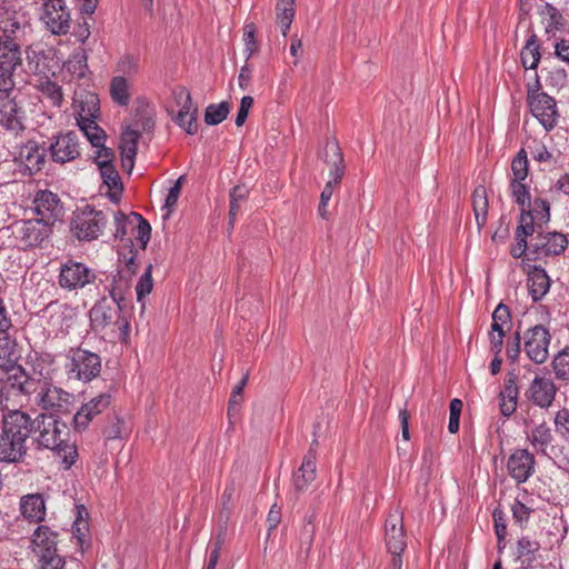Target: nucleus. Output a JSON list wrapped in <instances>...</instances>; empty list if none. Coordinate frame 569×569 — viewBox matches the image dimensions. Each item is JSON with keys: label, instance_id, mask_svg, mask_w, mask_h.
<instances>
[{"label": "nucleus", "instance_id": "obj_1", "mask_svg": "<svg viewBox=\"0 0 569 569\" xmlns=\"http://www.w3.org/2000/svg\"><path fill=\"white\" fill-rule=\"evenodd\" d=\"M12 387L20 393L28 396L38 408L50 413L66 412L73 402V395L56 386L49 379L29 377L23 368L19 375H13Z\"/></svg>", "mask_w": 569, "mask_h": 569}, {"label": "nucleus", "instance_id": "obj_2", "mask_svg": "<svg viewBox=\"0 0 569 569\" xmlns=\"http://www.w3.org/2000/svg\"><path fill=\"white\" fill-rule=\"evenodd\" d=\"M33 432V421L21 410H10L2 415L0 432V462L16 463L27 455V441Z\"/></svg>", "mask_w": 569, "mask_h": 569}, {"label": "nucleus", "instance_id": "obj_3", "mask_svg": "<svg viewBox=\"0 0 569 569\" xmlns=\"http://www.w3.org/2000/svg\"><path fill=\"white\" fill-rule=\"evenodd\" d=\"M112 302L107 298L97 301L89 311L91 328L102 333L111 342H126L129 337L130 325L121 313L120 300L114 292L110 291Z\"/></svg>", "mask_w": 569, "mask_h": 569}, {"label": "nucleus", "instance_id": "obj_4", "mask_svg": "<svg viewBox=\"0 0 569 569\" xmlns=\"http://www.w3.org/2000/svg\"><path fill=\"white\" fill-rule=\"evenodd\" d=\"M32 421L33 432H37L34 440L38 446L56 451L64 468L69 469L76 462L78 451L74 445L64 440L68 435L66 423L46 415H39Z\"/></svg>", "mask_w": 569, "mask_h": 569}, {"label": "nucleus", "instance_id": "obj_5", "mask_svg": "<svg viewBox=\"0 0 569 569\" xmlns=\"http://www.w3.org/2000/svg\"><path fill=\"white\" fill-rule=\"evenodd\" d=\"M550 220V204L547 200L537 198L533 200L532 209L520 214L519 224L516 229V244L510 248V254L518 259L529 254L531 237L539 227L546 226Z\"/></svg>", "mask_w": 569, "mask_h": 569}, {"label": "nucleus", "instance_id": "obj_6", "mask_svg": "<svg viewBox=\"0 0 569 569\" xmlns=\"http://www.w3.org/2000/svg\"><path fill=\"white\" fill-rule=\"evenodd\" d=\"M64 366L69 379L89 382L101 371L100 356L86 349H72L67 356Z\"/></svg>", "mask_w": 569, "mask_h": 569}, {"label": "nucleus", "instance_id": "obj_7", "mask_svg": "<svg viewBox=\"0 0 569 569\" xmlns=\"http://www.w3.org/2000/svg\"><path fill=\"white\" fill-rule=\"evenodd\" d=\"M40 21L54 36H64L71 27V13L64 0H42Z\"/></svg>", "mask_w": 569, "mask_h": 569}, {"label": "nucleus", "instance_id": "obj_8", "mask_svg": "<svg viewBox=\"0 0 569 569\" xmlns=\"http://www.w3.org/2000/svg\"><path fill=\"white\" fill-rule=\"evenodd\" d=\"M94 270L82 262L69 259L61 263L58 276L60 288L68 291H78L94 282Z\"/></svg>", "mask_w": 569, "mask_h": 569}, {"label": "nucleus", "instance_id": "obj_9", "mask_svg": "<svg viewBox=\"0 0 569 569\" xmlns=\"http://www.w3.org/2000/svg\"><path fill=\"white\" fill-rule=\"evenodd\" d=\"M107 224V214L102 210H94L90 206L79 211L72 220V230L80 240L97 239Z\"/></svg>", "mask_w": 569, "mask_h": 569}, {"label": "nucleus", "instance_id": "obj_10", "mask_svg": "<svg viewBox=\"0 0 569 569\" xmlns=\"http://www.w3.org/2000/svg\"><path fill=\"white\" fill-rule=\"evenodd\" d=\"M543 227H539L530 239L529 254H532L535 260L558 256L568 246V239L565 234L560 232H545Z\"/></svg>", "mask_w": 569, "mask_h": 569}, {"label": "nucleus", "instance_id": "obj_11", "mask_svg": "<svg viewBox=\"0 0 569 569\" xmlns=\"http://www.w3.org/2000/svg\"><path fill=\"white\" fill-rule=\"evenodd\" d=\"M523 349L527 357L535 363H545L549 357L551 335L542 325H536L523 332Z\"/></svg>", "mask_w": 569, "mask_h": 569}, {"label": "nucleus", "instance_id": "obj_12", "mask_svg": "<svg viewBox=\"0 0 569 569\" xmlns=\"http://www.w3.org/2000/svg\"><path fill=\"white\" fill-rule=\"evenodd\" d=\"M528 104L531 114L547 130H552L559 119V112L556 100L546 92H528Z\"/></svg>", "mask_w": 569, "mask_h": 569}, {"label": "nucleus", "instance_id": "obj_13", "mask_svg": "<svg viewBox=\"0 0 569 569\" xmlns=\"http://www.w3.org/2000/svg\"><path fill=\"white\" fill-rule=\"evenodd\" d=\"M385 543L391 559L401 558L407 547V536L403 529V517L398 509L390 511L386 519Z\"/></svg>", "mask_w": 569, "mask_h": 569}, {"label": "nucleus", "instance_id": "obj_14", "mask_svg": "<svg viewBox=\"0 0 569 569\" xmlns=\"http://www.w3.org/2000/svg\"><path fill=\"white\" fill-rule=\"evenodd\" d=\"M176 106L179 108L176 122L188 134H194L198 131V108L192 103L190 92L184 87H177L172 91Z\"/></svg>", "mask_w": 569, "mask_h": 569}, {"label": "nucleus", "instance_id": "obj_15", "mask_svg": "<svg viewBox=\"0 0 569 569\" xmlns=\"http://www.w3.org/2000/svg\"><path fill=\"white\" fill-rule=\"evenodd\" d=\"M49 328L56 336H66L77 318V308L60 302H50L43 310Z\"/></svg>", "mask_w": 569, "mask_h": 569}, {"label": "nucleus", "instance_id": "obj_16", "mask_svg": "<svg viewBox=\"0 0 569 569\" xmlns=\"http://www.w3.org/2000/svg\"><path fill=\"white\" fill-rule=\"evenodd\" d=\"M112 151L109 148L97 150L96 162L100 170L103 184L108 187L109 198L113 202L120 200L123 186L120 176L111 162Z\"/></svg>", "mask_w": 569, "mask_h": 569}, {"label": "nucleus", "instance_id": "obj_17", "mask_svg": "<svg viewBox=\"0 0 569 569\" xmlns=\"http://www.w3.org/2000/svg\"><path fill=\"white\" fill-rule=\"evenodd\" d=\"M111 405V395L100 393L89 401L82 403L73 416V428L76 431H84L96 417L101 415Z\"/></svg>", "mask_w": 569, "mask_h": 569}, {"label": "nucleus", "instance_id": "obj_18", "mask_svg": "<svg viewBox=\"0 0 569 569\" xmlns=\"http://www.w3.org/2000/svg\"><path fill=\"white\" fill-rule=\"evenodd\" d=\"M557 387L551 379L536 376L526 390V397L540 408H549L556 397Z\"/></svg>", "mask_w": 569, "mask_h": 569}, {"label": "nucleus", "instance_id": "obj_19", "mask_svg": "<svg viewBox=\"0 0 569 569\" xmlns=\"http://www.w3.org/2000/svg\"><path fill=\"white\" fill-rule=\"evenodd\" d=\"M28 19L21 11L9 8L0 11V38L1 40H14L24 32Z\"/></svg>", "mask_w": 569, "mask_h": 569}, {"label": "nucleus", "instance_id": "obj_20", "mask_svg": "<svg viewBox=\"0 0 569 569\" xmlns=\"http://www.w3.org/2000/svg\"><path fill=\"white\" fill-rule=\"evenodd\" d=\"M49 150L53 161L66 163L74 160L80 156L79 142L77 134L68 132L56 138V141L50 143Z\"/></svg>", "mask_w": 569, "mask_h": 569}, {"label": "nucleus", "instance_id": "obj_21", "mask_svg": "<svg viewBox=\"0 0 569 569\" xmlns=\"http://www.w3.org/2000/svg\"><path fill=\"white\" fill-rule=\"evenodd\" d=\"M507 468L509 475L518 483H522L533 473L535 458L528 450L517 449L509 457Z\"/></svg>", "mask_w": 569, "mask_h": 569}, {"label": "nucleus", "instance_id": "obj_22", "mask_svg": "<svg viewBox=\"0 0 569 569\" xmlns=\"http://www.w3.org/2000/svg\"><path fill=\"white\" fill-rule=\"evenodd\" d=\"M17 159L29 174L39 172L46 162V150L36 141H28L19 148Z\"/></svg>", "mask_w": 569, "mask_h": 569}, {"label": "nucleus", "instance_id": "obj_23", "mask_svg": "<svg viewBox=\"0 0 569 569\" xmlns=\"http://www.w3.org/2000/svg\"><path fill=\"white\" fill-rule=\"evenodd\" d=\"M34 210L40 220L52 224L61 214L62 208L57 194L48 190H41L34 198Z\"/></svg>", "mask_w": 569, "mask_h": 569}, {"label": "nucleus", "instance_id": "obj_24", "mask_svg": "<svg viewBox=\"0 0 569 569\" xmlns=\"http://www.w3.org/2000/svg\"><path fill=\"white\" fill-rule=\"evenodd\" d=\"M24 111L14 99L3 102L0 107V126L8 131L18 133L24 129Z\"/></svg>", "mask_w": 569, "mask_h": 569}, {"label": "nucleus", "instance_id": "obj_25", "mask_svg": "<svg viewBox=\"0 0 569 569\" xmlns=\"http://www.w3.org/2000/svg\"><path fill=\"white\" fill-rule=\"evenodd\" d=\"M73 107L78 112V120H97L100 113V101L94 92H74Z\"/></svg>", "mask_w": 569, "mask_h": 569}, {"label": "nucleus", "instance_id": "obj_26", "mask_svg": "<svg viewBox=\"0 0 569 569\" xmlns=\"http://www.w3.org/2000/svg\"><path fill=\"white\" fill-rule=\"evenodd\" d=\"M19 359L20 353L14 336L0 335V368L4 371L17 370L14 375H19V368H22L18 366Z\"/></svg>", "mask_w": 569, "mask_h": 569}, {"label": "nucleus", "instance_id": "obj_27", "mask_svg": "<svg viewBox=\"0 0 569 569\" xmlns=\"http://www.w3.org/2000/svg\"><path fill=\"white\" fill-rule=\"evenodd\" d=\"M56 545V533L49 527L39 526L33 532L31 540L32 551L39 558L57 555Z\"/></svg>", "mask_w": 569, "mask_h": 569}, {"label": "nucleus", "instance_id": "obj_28", "mask_svg": "<svg viewBox=\"0 0 569 569\" xmlns=\"http://www.w3.org/2000/svg\"><path fill=\"white\" fill-rule=\"evenodd\" d=\"M51 223L40 219L28 220L22 227V242L27 247L40 246L50 234Z\"/></svg>", "mask_w": 569, "mask_h": 569}, {"label": "nucleus", "instance_id": "obj_29", "mask_svg": "<svg viewBox=\"0 0 569 569\" xmlns=\"http://www.w3.org/2000/svg\"><path fill=\"white\" fill-rule=\"evenodd\" d=\"M316 478V457L309 452L301 467L293 473L292 486L296 498L303 492Z\"/></svg>", "mask_w": 569, "mask_h": 569}, {"label": "nucleus", "instance_id": "obj_30", "mask_svg": "<svg viewBox=\"0 0 569 569\" xmlns=\"http://www.w3.org/2000/svg\"><path fill=\"white\" fill-rule=\"evenodd\" d=\"M325 159L330 163V179L328 182L338 186L345 173L343 157L336 141L327 142L325 147Z\"/></svg>", "mask_w": 569, "mask_h": 569}, {"label": "nucleus", "instance_id": "obj_31", "mask_svg": "<svg viewBox=\"0 0 569 569\" xmlns=\"http://www.w3.org/2000/svg\"><path fill=\"white\" fill-rule=\"evenodd\" d=\"M540 543L528 536H523L517 541V559L521 562L523 569L533 568V562L538 560Z\"/></svg>", "mask_w": 569, "mask_h": 569}, {"label": "nucleus", "instance_id": "obj_32", "mask_svg": "<svg viewBox=\"0 0 569 569\" xmlns=\"http://www.w3.org/2000/svg\"><path fill=\"white\" fill-rule=\"evenodd\" d=\"M140 138V132L127 128L121 134L120 153L121 161L124 168L131 170L133 168L134 158L137 154V144Z\"/></svg>", "mask_w": 569, "mask_h": 569}, {"label": "nucleus", "instance_id": "obj_33", "mask_svg": "<svg viewBox=\"0 0 569 569\" xmlns=\"http://www.w3.org/2000/svg\"><path fill=\"white\" fill-rule=\"evenodd\" d=\"M550 288V279L545 269L533 267L528 273V290L533 301L542 299Z\"/></svg>", "mask_w": 569, "mask_h": 569}, {"label": "nucleus", "instance_id": "obj_34", "mask_svg": "<svg viewBox=\"0 0 569 569\" xmlns=\"http://www.w3.org/2000/svg\"><path fill=\"white\" fill-rule=\"evenodd\" d=\"M20 510L22 516L30 520L40 522L46 516L44 499L40 493L27 495L21 498Z\"/></svg>", "mask_w": 569, "mask_h": 569}, {"label": "nucleus", "instance_id": "obj_35", "mask_svg": "<svg viewBox=\"0 0 569 569\" xmlns=\"http://www.w3.org/2000/svg\"><path fill=\"white\" fill-rule=\"evenodd\" d=\"M519 390L516 383V376L508 375L505 381V388L500 392V410L505 417L511 416L517 409Z\"/></svg>", "mask_w": 569, "mask_h": 569}, {"label": "nucleus", "instance_id": "obj_36", "mask_svg": "<svg viewBox=\"0 0 569 569\" xmlns=\"http://www.w3.org/2000/svg\"><path fill=\"white\" fill-rule=\"evenodd\" d=\"M64 68L73 77L78 79L84 78L89 70L87 50L82 47L74 49L66 61Z\"/></svg>", "mask_w": 569, "mask_h": 569}, {"label": "nucleus", "instance_id": "obj_37", "mask_svg": "<svg viewBox=\"0 0 569 569\" xmlns=\"http://www.w3.org/2000/svg\"><path fill=\"white\" fill-rule=\"evenodd\" d=\"M521 63L526 69H536L541 58L540 44L535 33H531L520 53Z\"/></svg>", "mask_w": 569, "mask_h": 569}, {"label": "nucleus", "instance_id": "obj_38", "mask_svg": "<svg viewBox=\"0 0 569 569\" xmlns=\"http://www.w3.org/2000/svg\"><path fill=\"white\" fill-rule=\"evenodd\" d=\"M87 516V510L82 506L79 507L77 518L72 525V535L82 550L89 547V522L86 518Z\"/></svg>", "mask_w": 569, "mask_h": 569}, {"label": "nucleus", "instance_id": "obj_39", "mask_svg": "<svg viewBox=\"0 0 569 569\" xmlns=\"http://www.w3.org/2000/svg\"><path fill=\"white\" fill-rule=\"evenodd\" d=\"M527 439L537 452L546 453L547 448L552 441L551 429L547 426V423H540L531 430V432L527 436Z\"/></svg>", "mask_w": 569, "mask_h": 569}, {"label": "nucleus", "instance_id": "obj_40", "mask_svg": "<svg viewBox=\"0 0 569 569\" xmlns=\"http://www.w3.org/2000/svg\"><path fill=\"white\" fill-rule=\"evenodd\" d=\"M472 207L477 224L479 228H481L487 221L488 213L487 190L483 186H478L475 188L472 193Z\"/></svg>", "mask_w": 569, "mask_h": 569}, {"label": "nucleus", "instance_id": "obj_41", "mask_svg": "<svg viewBox=\"0 0 569 569\" xmlns=\"http://www.w3.org/2000/svg\"><path fill=\"white\" fill-rule=\"evenodd\" d=\"M77 122L80 127V130L84 133L93 147L98 148V150L106 148L103 144L106 134L103 130L97 124L96 120H78Z\"/></svg>", "mask_w": 569, "mask_h": 569}, {"label": "nucleus", "instance_id": "obj_42", "mask_svg": "<svg viewBox=\"0 0 569 569\" xmlns=\"http://www.w3.org/2000/svg\"><path fill=\"white\" fill-rule=\"evenodd\" d=\"M38 89L43 99H46L52 107H61L63 102V92L62 88L57 82L47 79L38 84Z\"/></svg>", "mask_w": 569, "mask_h": 569}, {"label": "nucleus", "instance_id": "obj_43", "mask_svg": "<svg viewBox=\"0 0 569 569\" xmlns=\"http://www.w3.org/2000/svg\"><path fill=\"white\" fill-rule=\"evenodd\" d=\"M110 96L113 102L119 106H128L129 103V82L122 76H117L110 82Z\"/></svg>", "mask_w": 569, "mask_h": 569}, {"label": "nucleus", "instance_id": "obj_44", "mask_svg": "<svg viewBox=\"0 0 569 569\" xmlns=\"http://www.w3.org/2000/svg\"><path fill=\"white\" fill-rule=\"evenodd\" d=\"M510 190L515 202L521 208V213L532 209L533 203H530L529 190L523 181L510 180Z\"/></svg>", "mask_w": 569, "mask_h": 569}, {"label": "nucleus", "instance_id": "obj_45", "mask_svg": "<svg viewBox=\"0 0 569 569\" xmlns=\"http://www.w3.org/2000/svg\"><path fill=\"white\" fill-rule=\"evenodd\" d=\"M229 104L222 101L217 104H209L204 112V122L209 126H217L221 123L229 114Z\"/></svg>", "mask_w": 569, "mask_h": 569}, {"label": "nucleus", "instance_id": "obj_46", "mask_svg": "<svg viewBox=\"0 0 569 569\" xmlns=\"http://www.w3.org/2000/svg\"><path fill=\"white\" fill-rule=\"evenodd\" d=\"M249 190L246 186H236L230 191L229 224L232 226L240 210V204L247 199Z\"/></svg>", "mask_w": 569, "mask_h": 569}, {"label": "nucleus", "instance_id": "obj_47", "mask_svg": "<svg viewBox=\"0 0 569 569\" xmlns=\"http://www.w3.org/2000/svg\"><path fill=\"white\" fill-rule=\"evenodd\" d=\"M511 180L525 181L528 177V159L525 149H521L511 162Z\"/></svg>", "mask_w": 569, "mask_h": 569}, {"label": "nucleus", "instance_id": "obj_48", "mask_svg": "<svg viewBox=\"0 0 569 569\" xmlns=\"http://www.w3.org/2000/svg\"><path fill=\"white\" fill-rule=\"evenodd\" d=\"M552 366L557 378L569 380V348H565L555 357Z\"/></svg>", "mask_w": 569, "mask_h": 569}, {"label": "nucleus", "instance_id": "obj_49", "mask_svg": "<svg viewBox=\"0 0 569 569\" xmlns=\"http://www.w3.org/2000/svg\"><path fill=\"white\" fill-rule=\"evenodd\" d=\"M151 271H152V266L148 264L143 274L140 277V279L136 286L138 302H142L143 298L152 291L153 280H152Z\"/></svg>", "mask_w": 569, "mask_h": 569}, {"label": "nucleus", "instance_id": "obj_50", "mask_svg": "<svg viewBox=\"0 0 569 569\" xmlns=\"http://www.w3.org/2000/svg\"><path fill=\"white\" fill-rule=\"evenodd\" d=\"M276 10L277 22H292L295 18V0H279Z\"/></svg>", "mask_w": 569, "mask_h": 569}, {"label": "nucleus", "instance_id": "obj_51", "mask_svg": "<svg viewBox=\"0 0 569 569\" xmlns=\"http://www.w3.org/2000/svg\"><path fill=\"white\" fill-rule=\"evenodd\" d=\"M463 403L460 399H452L450 401L449 406V423H448V430L450 433H456L459 430L460 426V415L462 410Z\"/></svg>", "mask_w": 569, "mask_h": 569}, {"label": "nucleus", "instance_id": "obj_52", "mask_svg": "<svg viewBox=\"0 0 569 569\" xmlns=\"http://www.w3.org/2000/svg\"><path fill=\"white\" fill-rule=\"evenodd\" d=\"M183 179H184L183 176L179 177L176 180V182L173 183V186L168 191V194H167L166 201H164V206H163V208L168 210L166 218L169 217L171 209L176 206V203L179 199Z\"/></svg>", "mask_w": 569, "mask_h": 569}, {"label": "nucleus", "instance_id": "obj_53", "mask_svg": "<svg viewBox=\"0 0 569 569\" xmlns=\"http://www.w3.org/2000/svg\"><path fill=\"white\" fill-rule=\"evenodd\" d=\"M556 431L567 441H569V410H559L555 417Z\"/></svg>", "mask_w": 569, "mask_h": 569}, {"label": "nucleus", "instance_id": "obj_54", "mask_svg": "<svg viewBox=\"0 0 569 569\" xmlns=\"http://www.w3.org/2000/svg\"><path fill=\"white\" fill-rule=\"evenodd\" d=\"M256 27L253 23H247L243 28V41H244V51L247 53V58H250L257 50L256 44Z\"/></svg>", "mask_w": 569, "mask_h": 569}, {"label": "nucleus", "instance_id": "obj_55", "mask_svg": "<svg viewBox=\"0 0 569 569\" xmlns=\"http://www.w3.org/2000/svg\"><path fill=\"white\" fill-rule=\"evenodd\" d=\"M14 88L13 72L0 67V100L9 96Z\"/></svg>", "mask_w": 569, "mask_h": 569}, {"label": "nucleus", "instance_id": "obj_56", "mask_svg": "<svg viewBox=\"0 0 569 569\" xmlns=\"http://www.w3.org/2000/svg\"><path fill=\"white\" fill-rule=\"evenodd\" d=\"M523 338L521 335L517 331L512 339L508 341L506 347V355L509 361L516 362L520 356L521 352V340Z\"/></svg>", "mask_w": 569, "mask_h": 569}, {"label": "nucleus", "instance_id": "obj_57", "mask_svg": "<svg viewBox=\"0 0 569 569\" xmlns=\"http://www.w3.org/2000/svg\"><path fill=\"white\" fill-rule=\"evenodd\" d=\"M253 104V98L250 97V96H244L242 99H241V102H240V107H239V110H238V113H237V117H236V126L237 127H241L244 124L247 118H248V113H249V110L251 109Z\"/></svg>", "mask_w": 569, "mask_h": 569}, {"label": "nucleus", "instance_id": "obj_58", "mask_svg": "<svg viewBox=\"0 0 569 569\" xmlns=\"http://www.w3.org/2000/svg\"><path fill=\"white\" fill-rule=\"evenodd\" d=\"M40 569H64L66 561L59 555L39 558Z\"/></svg>", "mask_w": 569, "mask_h": 569}, {"label": "nucleus", "instance_id": "obj_59", "mask_svg": "<svg viewBox=\"0 0 569 569\" xmlns=\"http://www.w3.org/2000/svg\"><path fill=\"white\" fill-rule=\"evenodd\" d=\"M133 216H134V218H137L139 220V224H138V239L141 242L147 243L149 241V239H150L151 227H150L149 222L142 218L141 214L133 213Z\"/></svg>", "mask_w": 569, "mask_h": 569}, {"label": "nucleus", "instance_id": "obj_60", "mask_svg": "<svg viewBox=\"0 0 569 569\" xmlns=\"http://www.w3.org/2000/svg\"><path fill=\"white\" fill-rule=\"evenodd\" d=\"M12 322L8 316L4 302L0 299V335H11Z\"/></svg>", "mask_w": 569, "mask_h": 569}, {"label": "nucleus", "instance_id": "obj_61", "mask_svg": "<svg viewBox=\"0 0 569 569\" xmlns=\"http://www.w3.org/2000/svg\"><path fill=\"white\" fill-rule=\"evenodd\" d=\"M512 516L517 522H525L529 519L530 509L523 503L516 501L511 507Z\"/></svg>", "mask_w": 569, "mask_h": 569}, {"label": "nucleus", "instance_id": "obj_62", "mask_svg": "<svg viewBox=\"0 0 569 569\" xmlns=\"http://www.w3.org/2000/svg\"><path fill=\"white\" fill-rule=\"evenodd\" d=\"M492 320L500 325H508L510 322V311L503 303H499L492 313Z\"/></svg>", "mask_w": 569, "mask_h": 569}, {"label": "nucleus", "instance_id": "obj_63", "mask_svg": "<svg viewBox=\"0 0 569 569\" xmlns=\"http://www.w3.org/2000/svg\"><path fill=\"white\" fill-rule=\"evenodd\" d=\"M119 71L123 73H134L138 69L137 60L132 56H124L118 63Z\"/></svg>", "mask_w": 569, "mask_h": 569}, {"label": "nucleus", "instance_id": "obj_64", "mask_svg": "<svg viewBox=\"0 0 569 569\" xmlns=\"http://www.w3.org/2000/svg\"><path fill=\"white\" fill-rule=\"evenodd\" d=\"M556 54L562 61L569 63V40L562 39L556 44Z\"/></svg>", "mask_w": 569, "mask_h": 569}]
</instances>
